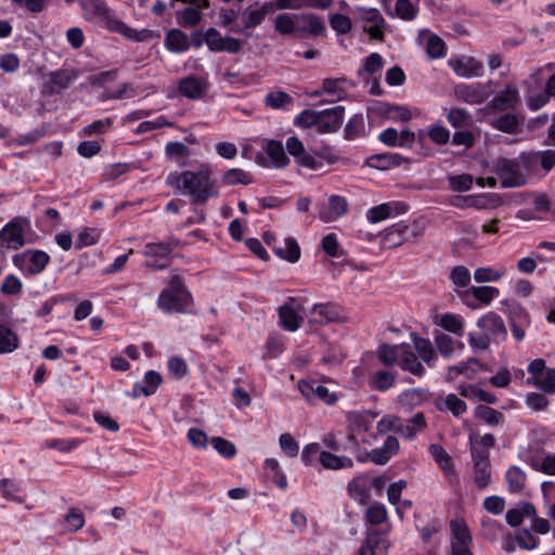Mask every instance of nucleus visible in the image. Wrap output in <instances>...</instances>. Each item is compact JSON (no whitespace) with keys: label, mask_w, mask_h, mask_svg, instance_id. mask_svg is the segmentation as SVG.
<instances>
[{"label":"nucleus","mask_w":555,"mask_h":555,"mask_svg":"<svg viewBox=\"0 0 555 555\" xmlns=\"http://www.w3.org/2000/svg\"><path fill=\"white\" fill-rule=\"evenodd\" d=\"M166 184L176 193L190 197L194 205H203L219 195L217 181L207 166H201L197 171L169 172Z\"/></svg>","instance_id":"1"},{"label":"nucleus","mask_w":555,"mask_h":555,"mask_svg":"<svg viewBox=\"0 0 555 555\" xmlns=\"http://www.w3.org/2000/svg\"><path fill=\"white\" fill-rule=\"evenodd\" d=\"M192 305V296L179 275L170 278L168 285L160 292L157 306L165 313H184Z\"/></svg>","instance_id":"2"},{"label":"nucleus","mask_w":555,"mask_h":555,"mask_svg":"<svg viewBox=\"0 0 555 555\" xmlns=\"http://www.w3.org/2000/svg\"><path fill=\"white\" fill-rule=\"evenodd\" d=\"M376 417L377 413L371 410L348 412L346 420L349 442L354 447H358L359 442L371 444L376 438L367 435V431Z\"/></svg>","instance_id":"3"},{"label":"nucleus","mask_w":555,"mask_h":555,"mask_svg":"<svg viewBox=\"0 0 555 555\" xmlns=\"http://www.w3.org/2000/svg\"><path fill=\"white\" fill-rule=\"evenodd\" d=\"M492 171L498 176L502 188H517L526 183V166L522 162V154L518 158H498L493 164Z\"/></svg>","instance_id":"4"},{"label":"nucleus","mask_w":555,"mask_h":555,"mask_svg":"<svg viewBox=\"0 0 555 555\" xmlns=\"http://www.w3.org/2000/svg\"><path fill=\"white\" fill-rule=\"evenodd\" d=\"M305 305L302 296H288L280 306V326L288 332L297 331L306 317Z\"/></svg>","instance_id":"5"},{"label":"nucleus","mask_w":555,"mask_h":555,"mask_svg":"<svg viewBox=\"0 0 555 555\" xmlns=\"http://www.w3.org/2000/svg\"><path fill=\"white\" fill-rule=\"evenodd\" d=\"M450 552L451 555H474L472 553L473 538L466 521L455 518L450 521Z\"/></svg>","instance_id":"6"},{"label":"nucleus","mask_w":555,"mask_h":555,"mask_svg":"<svg viewBox=\"0 0 555 555\" xmlns=\"http://www.w3.org/2000/svg\"><path fill=\"white\" fill-rule=\"evenodd\" d=\"M530 378L527 383L531 384L544 392H555V370L547 367L545 361L535 359L531 361L527 367Z\"/></svg>","instance_id":"7"},{"label":"nucleus","mask_w":555,"mask_h":555,"mask_svg":"<svg viewBox=\"0 0 555 555\" xmlns=\"http://www.w3.org/2000/svg\"><path fill=\"white\" fill-rule=\"evenodd\" d=\"M421 233L422 231L417 224L399 222L384 231L382 241L387 247L393 248L415 240Z\"/></svg>","instance_id":"8"},{"label":"nucleus","mask_w":555,"mask_h":555,"mask_svg":"<svg viewBox=\"0 0 555 555\" xmlns=\"http://www.w3.org/2000/svg\"><path fill=\"white\" fill-rule=\"evenodd\" d=\"M463 302L470 309H479L489 306L500 295L494 286H470L457 293Z\"/></svg>","instance_id":"9"},{"label":"nucleus","mask_w":555,"mask_h":555,"mask_svg":"<svg viewBox=\"0 0 555 555\" xmlns=\"http://www.w3.org/2000/svg\"><path fill=\"white\" fill-rule=\"evenodd\" d=\"M175 247L176 243L173 241L147 243L143 250V255L149 258L145 266L157 270L165 269L170 261Z\"/></svg>","instance_id":"10"},{"label":"nucleus","mask_w":555,"mask_h":555,"mask_svg":"<svg viewBox=\"0 0 555 555\" xmlns=\"http://www.w3.org/2000/svg\"><path fill=\"white\" fill-rule=\"evenodd\" d=\"M287 153L294 157L299 167L317 170L322 167V159L308 153L302 142L296 137H289L285 142Z\"/></svg>","instance_id":"11"},{"label":"nucleus","mask_w":555,"mask_h":555,"mask_svg":"<svg viewBox=\"0 0 555 555\" xmlns=\"http://www.w3.org/2000/svg\"><path fill=\"white\" fill-rule=\"evenodd\" d=\"M261 166L278 167V141L256 138L247 146Z\"/></svg>","instance_id":"12"},{"label":"nucleus","mask_w":555,"mask_h":555,"mask_svg":"<svg viewBox=\"0 0 555 555\" xmlns=\"http://www.w3.org/2000/svg\"><path fill=\"white\" fill-rule=\"evenodd\" d=\"M477 326L492 341L500 343L507 336L503 319L495 312L489 311L477 321Z\"/></svg>","instance_id":"13"},{"label":"nucleus","mask_w":555,"mask_h":555,"mask_svg":"<svg viewBox=\"0 0 555 555\" xmlns=\"http://www.w3.org/2000/svg\"><path fill=\"white\" fill-rule=\"evenodd\" d=\"M448 65L452 68L456 76L461 78L481 77L483 65L480 61L473 56L460 55L449 59Z\"/></svg>","instance_id":"14"},{"label":"nucleus","mask_w":555,"mask_h":555,"mask_svg":"<svg viewBox=\"0 0 555 555\" xmlns=\"http://www.w3.org/2000/svg\"><path fill=\"white\" fill-rule=\"evenodd\" d=\"M399 448L398 439L393 436H388L380 448L373 449L365 454H358L357 459L359 462L371 461L377 465H384L398 453Z\"/></svg>","instance_id":"15"},{"label":"nucleus","mask_w":555,"mask_h":555,"mask_svg":"<svg viewBox=\"0 0 555 555\" xmlns=\"http://www.w3.org/2000/svg\"><path fill=\"white\" fill-rule=\"evenodd\" d=\"M298 389L312 403L321 401L326 404H333L337 400L334 392H331L328 388L317 380H299Z\"/></svg>","instance_id":"16"},{"label":"nucleus","mask_w":555,"mask_h":555,"mask_svg":"<svg viewBox=\"0 0 555 555\" xmlns=\"http://www.w3.org/2000/svg\"><path fill=\"white\" fill-rule=\"evenodd\" d=\"M409 205L401 201H392L379 204L370 208L366 212V219L371 223H378L388 218L403 215L408 211Z\"/></svg>","instance_id":"17"},{"label":"nucleus","mask_w":555,"mask_h":555,"mask_svg":"<svg viewBox=\"0 0 555 555\" xmlns=\"http://www.w3.org/2000/svg\"><path fill=\"white\" fill-rule=\"evenodd\" d=\"M490 82L481 83L476 82L472 85H459L455 88L456 96L468 104H481L490 95Z\"/></svg>","instance_id":"18"},{"label":"nucleus","mask_w":555,"mask_h":555,"mask_svg":"<svg viewBox=\"0 0 555 555\" xmlns=\"http://www.w3.org/2000/svg\"><path fill=\"white\" fill-rule=\"evenodd\" d=\"M390 542L377 530L369 529L356 555H387Z\"/></svg>","instance_id":"19"},{"label":"nucleus","mask_w":555,"mask_h":555,"mask_svg":"<svg viewBox=\"0 0 555 555\" xmlns=\"http://www.w3.org/2000/svg\"><path fill=\"white\" fill-rule=\"evenodd\" d=\"M519 91L513 85H506L488 104L487 108L491 112H504L514 109L519 103Z\"/></svg>","instance_id":"20"},{"label":"nucleus","mask_w":555,"mask_h":555,"mask_svg":"<svg viewBox=\"0 0 555 555\" xmlns=\"http://www.w3.org/2000/svg\"><path fill=\"white\" fill-rule=\"evenodd\" d=\"M204 41L211 51L216 52L227 51L230 53H235L241 49L240 40L231 37H222L221 34L215 28H209L205 33Z\"/></svg>","instance_id":"21"},{"label":"nucleus","mask_w":555,"mask_h":555,"mask_svg":"<svg viewBox=\"0 0 555 555\" xmlns=\"http://www.w3.org/2000/svg\"><path fill=\"white\" fill-rule=\"evenodd\" d=\"M347 79L345 78H325L322 81L321 90H318L311 94V96H320L323 93L331 96L326 101H320V104L324 103H335L337 101L344 100L347 96L346 89Z\"/></svg>","instance_id":"22"},{"label":"nucleus","mask_w":555,"mask_h":555,"mask_svg":"<svg viewBox=\"0 0 555 555\" xmlns=\"http://www.w3.org/2000/svg\"><path fill=\"white\" fill-rule=\"evenodd\" d=\"M345 107L337 105L319 111L318 130L323 133L336 131L344 120Z\"/></svg>","instance_id":"23"},{"label":"nucleus","mask_w":555,"mask_h":555,"mask_svg":"<svg viewBox=\"0 0 555 555\" xmlns=\"http://www.w3.org/2000/svg\"><path fill=\"white\" fill-rule=\"evenodd\" d=\"M208 83L205 78L188 76L179 82V92L190 100H199L206 93Z\"/></svg>","instance_id":"24"},{"label":"nucleus","mask_w":555,"mask_h":555,"mask_svg":"<svg viewBox=\"0 0 555 555\" xmlns=\"http://www.w3.org/2000/svg\"><path fill=\"white\" fill-rule=\"evenodd\" d=\"M24 243V230L20 221L13 220L0 231V244L8 248L18 249Z\"/></svg>","instance_id":"25"},{"label":"nucleus","mask_w":555,"mask_h":555,"mask_svg":"<svg viewBox=\"0 0 555 555\" xmlns=\"http://www.w3.org/2000/svg\"><path fill=\"white\" fill-rule=\"evenodd\" d=\"M378 138L388 146L410 147L415 140V134L408 129L398 131L395 128H387L379 133Z\"/></svg>","instance_id":"26"},{"label":"nucleus","mask_w":555,"mask_h":555,"mask_svg":"<svg viewBox=\"0 0 555 555\" xmlns=\"http://www.w3.org/2000/svg\"><path fill=\"white\" fill-rule=\"evenodd\" d=\"M162 376L158 372L151 370L144 374L141 382L133 385L132 397L139 398L141 396L149 397L156 392L157 388L162 384Z\"/></svg>","instance_id":"27"},{"label":"nucleus","mask_w":555,"mask_h":555,"mask_svg":"<svg viewBox=\"0 0 555 555\" xmlns=\"http://www.w3.org/2000/svg\"><path fill=\"white\" fill-rule=\"evenodd\" d=\"M427 422L422 412L415 413L412 417L405 421L400 418L399 434L406 440H413L418 434L425 430Z\"/></svg>","instance_id":"28"},{"label":"nucleus","mask_w":555,"mask_h":555,"mask_svg":"<svg viewBox=\"0 0 555 555\" xmlns=\"http://www.w3.org/2000/svg\"><path fill=\"white\" fill-rule=\"evenodd\" d=\"M522 162L527 170L533 169L540 165L545 171H550L555 166V151L547 150L522 154Z\"/></svg>","instance_id":"29"},{"label":"nucleus","mask_w":555,"mask_h":555,"mask_svg":"<svg viewBox=\"0 0 555 555\" xmlns=\"http://www.w3.org/2000/svg\"><path fill=\"white\" fill-rule=\"evenodd\" d=\"M435 345L440 354L446 359L461 354L464 349L462 341L454 340L449 335L441 332L435 334Z\"/></svg>","instance_id":"30"},{"label":"nucleus","mask_w":555,"mask_h":555,"mask_svg":"<svg viewBox=\"0 0 555 555\" xmlns=\"http://www.w3.org/2000/svg\"><path fill=\"white\" fill-rule=\"evenodd\" d=\"M434 323L459 337L464 335L465 321L460 314L442 313L435 317Z\"/></svg>","instance_id":"31"},{"label":"nucleus","mask_w":555,"mask_h":555,"mask_svg":"<svg viewBox=\"0 0 555 555\" xmlns=\"http://www.w3.org/2000/svg\"><path fill=\"white\" fill-rule=\"evenodd\" d=\"M108 28L111 30H114V31L120 34L125 38L130 39L135 42L144 41L151 37V30H149V29L137 30V29L128 26L127 24H125L122 21L117 20V18L108 20Z\"/></svg>","instance_id":"32"},{"label":"nucleus","mask_w":555,"mask_h":555,"mask_svg":"<svg viewBox=\"0 0 555 555\" xmlns=\"http://www.w3.org/2000/svg\"><path fill=\"white\" fill-rule=\"evenodd\" d=\"M25 271L28 274L41 273L50 261V256L42 250H29L23 255Z\"/></svg>","instance_id":"33"},{"label":"nucleus","mask_w":555,"mask_h":555,"mask_svg":"<svg viewBox=\"0 0 555 555\" xmlns=\"http://www.w3.org/2000/svg\"><path fill=\"white\" fill-rule=\"evenodd\" d=\"M80 7L82 9L83 17L88 21H96L99 18L112 20L108 16V9L105 3L101 0H79Z\"/></svg>","instance_id":"34"},{"label":"nucleus","mask_w":555,"mask_h":555,"mask_svg":"<svg viewBox=\"0 0 555 555\" xmlns=\"http://www.w3.org/2000/svg\"><path fill=\"white\" fill-rule=\"evenodd\" d=\"M347 202L344 197L338 195H332L328 198V206L326 210L319 212V218L323 222H332L341 217L347 212Z\"/></svg>","instance_id":"35"},{"label":"nucleus","mask_w":555,"mask_h":555,"mask_svg":"<svg viewBox=\"0 0 555 555\" xmlns=\"http://www.w3.org/2000/svg\"><path fill=\"white\" fill-rule=\"evenodd\" d=\"M507 273V268L502 264L479 267L474 271V280L479 283H493L499 282Z\"/></svg>","instance_id":"36"},{"label":"nucleus","mask_w":555,"mask_h":555,"mask_svg":"<svg viewBox=\"0 0 555 555\" xmlns=\"http://www.w3.org/2000/svg\"><path fill=\"white\" fill-rule=\"evenodd\" d=\"M399 365L403 371L418 378L423 377L426 373L424 365L418 361L417 354L408 344L405 345Z\"/></svg>","instance_id":"37"},{"label":"nucleus","mask_w":555,"mask_h":555,"mask_svg":"<svg viewBox=\"0 0 555 555\" xmlns=\"http://www.w3.org/2000/svg\"><path fill=\"white\" fill-rule=\"evenodd\" d=\"M418 40L426 41V52L431 59H440L446 55V44L443 40L429 30H420Z\"/></svg>","instance_id":"38"},{"label":"nucleus","mask_w":555,"mask_h":555,"mask_svg":"<svg viewBox=\"0 0 555 555\" xmlns=\"http://www.w3.org/2000/svg\"><path fill=\"white\" fill-rule=\"evenodd\" d=\"M397 374L389 370H377L373 372L369 379V386L376 391L385 392L396 384Z\"/></svg>","instance_id":"39"},{"label":"nucleus","mask_w":555,"mask_h":555,"mask_svg":"<svg viewBox=\"0 0 555 555\" xmlns=\"http://www.w3.org/2000/svg\"><path fill=\"white\" fill-rule=\"evenodd\" d=\"M504 479L507 486V490L514 494H520L524 492L527 482L526 473L516 465H512L504 475Z\"/></svg>","instance_id":"40"},{"label":"nucleus","mask_w":555,"mask_h":555,"mask_svg":"<svg viewBox=\"0 0 555 555\" xmlns=\"http://www.w3.org/2000/svg\"><path fill=\"white\" fill-rule=\"evenodd\" d=\"M535 515V507L531 503L521 502L516 507L506 512L505 519L511 527H518L525 517L533 518Z\"/></svg>","instance_id":"41"},{"label":"nucleus","mask_w":555,"mask_h":555,"mask_svg":"<svg viewBox=\"0 0 555 555\" xmlns=\"http://www.w3.org/2000/svg\"><path fill=\"white\" fill-rule=\"evenodd\" d=\"M340 311L336 305L333 304H317L312 309V321L326 324L330 322H335L339 319Z\"/></svg>","instance_id":"42"},{"label":"nucleus","mask_w":555,"mask_h":555,"mask_svg":"<svg viewBox=\"0 0 555 555\" xmlns=\"http://www.w3.org/2000/svg\"><path fill=\"white\" fill-rule=\"evenodd\" d=\"M405 345H383L377 352L378 360L386 366L399 364Z\"/></svg>","instance_id":"43"},{"label":"nucleus","mask_w":555,"mask_h":555,"mask_svg":"<svg viewBox=\"0 0 555 555\" xmlns=\"http://www.w3.org/2000/svg\"><path fill=\"white\" fill-rule=\"evenodd\" d=\"M428 397L429 392L427 389L422 387L412 388L400 392L398 396V402L402 406L414 408L425 402Z\"/></svg>","instance_id":"44"},{"label":"nucleus","mask_w":555,"mask_h":555,"mask_svg":"<svg viewBox=\"0 0 555 555\" xmlns=\"http://www.w3.org/2000/svg\"><path fill=\"white\" fill-rule=\"evenodd\" d=\"M165 154L167 158L173 160L177 166L185 167L188 165V157L190 156V149L182 142L171 141L166 144Z\"/></svg>","instance_id":"45"},{"label":"nucleus","mask_w":555,"mask_h":555,"mask_svg":"<svg viewBox=\"0 0 555 555\" xmlns=\"http://www.w3.org/2000/svg\"><path fill=\"white\" fill-rule=\"evenodd\" d=\"M414 348L417 357L424 361L428 366L434 367L438 360V356L430 343L426 338L415 337L413 339Z\"/></svg>","instance_id":"46"},{"label":"nucleus","mask_w":555,"mask_h":555,"mask_svg":"<svg viewBox=\"0 0 555 555\" xmlns=\"http://www.w3.org/2000/svg\"><path fill=\"white\" fill-rule=\"evenodd\" d=\"M164 43L167 50L175 53L185 52L190 47L186 35L179 29L169 30Z\"/></svg>","instance_id":"47"},{"label":"nucleus","mask_w":555,"mask_h":555,"mask_svg":"<svg viewBox=\"0 0 555 555\" xmlns=\"http://www.w3.org/2000/svg\"><path fill=\"white\" fill-rule=\"evenodd\" d=\"M350 496L360 504H366L369 501V481L364 476L353 478L348 485Z\"/></svg>","instance_id":"48"},{"label":"nucleus","mask_w":555,"mask_h":555,"mask_svg":"<svg viewBox=\"0 0 555 555\" xmlns=\"http://www.w3.org/2000/svg\"><path fill=\"white\" fill-rule=\"evenodd\" d=\"M320 463L327 469L351 468L353 466V461L350 457L338 456L326 451L320 453Z\"/></svg>","instance_id":"49"},{"label":"nucleus","mask_w":555,"mask_h":555,"mask_svg":"<svg viewBox=\"0 0 555 555\" xmlns=\"http://www.w3.org/2000/svg\"><path fill=\"white\" fill-rule=\"evenodd\" d=\"M301 257V249L296 238L289 236L284 240V246L280 247V259L289 263H296Z\"/></svg>","instance_id":"50"},{"label":"nucleus","mask_w":555,"mask_h":555,"mask_svg":"<svg viewBox=\"0 0 555 555\" xmlns=\"http://www.w3.org/2000/svg\"><path fill=\"white\" fill-rule=\"evenodd\" d=\"M298 22L300 28L307 30L313 36H320L325 31V26L323 21L312 14H300L298 16Z\"/></svg>","instance_id":"51"},{"label":"nucleus","mask_w":555,"mask_h":555,"mask_svg":"<svg viewBox=\"0 0 555 555\" xmlns=\"http://www.w3.org/2000/svg\"><path fill=\"white\" fill-rule=\"evenodd\" d=\"M17 347V335L10 327L0 324V354L13 352Z\"/></svg>","instance_id":"52"},{"label":"nucleus","mask_w":555,"mask_h":555,"mask_svg":"<svg viewBox=\"0 0 555 555\" xmlns=\"http://www.w3.org/2000/svg\"><path fill=\"white\" fill-rule=\"evenodd\" d=\"M491 125L493 128L502 132L517 133L520 126V119L515 114H505L494 119Z\"/></svg>","instance_id":"53"},{"label":"nucleus","mask_w":555,"mask_h":555,"mask_svg":"<svg viewBox=\"0 0 555 555\" xmlns=\"http://www.w3.org/2000/svg\"><path fill=\"white\" fill-rule=\"evenodd\" d=\"M75 78L76 76L74 73L67 69L52 72L50 74V81L52 85L51 91L57 93L61 90L66 89Z\"/></svg>","instance_id":"54"},{"label":"nucleus","mask_w":555,"mask_h":555,"mask_svg":"<svg viewBox=\"0 0 555 555\" xmlns=\"http://www.w3.org/2000/svg\"><path fill=\"white\" fill-rule=\"evenodd\" d=\"M504 526L490 517L481 519V534L488 541H496L503 533Z\"/></svg>","instance_id":"55"},{"label":"nucleus","mask_w":555,"mask_h":555,"mask_svg":"<svg viewBox=\"0 0 555 555\" xmlns=\"http://www.w3.org/2000/svg\"><path fill=\"white\" fill-rule=\"evenodd\" d=\"M449 124L454 128L469 126L472 122L470 114L464 108L443 109Z\"/></svg>","instance_id":"56"},{"label":"nucleus","mask_w":555,"mask_h":555,"mask_svg":"<svg viewBox=\"0 0 555 555\" xmlns=\"http://www.w3.org/2000/svg\"><path fill=\"white\" fill-rule=\"evenodd\" d=\"M379 112L382 114L387 115L390 119H393V120L408 121L412 118L411 111L405 106L380 103Z\"/></svg>","instance_id":"57"},{"label":"nucleus","mask_w":555,"mask_h":555,"mask_svg":"<svg viewBox=\"0 0 555 555\" xmlns=\"http://www.w3.org/2000/svg\"><path fill=\"white\" fill-rule=\"evenodd\" d=\"M472 275L469 270L464 266H456L450 271V281L459 293L460 288H466L469 286Z\"/></svg>","instance_id":"58"},{"label":"nucleus","mask_w":555,"mask_h":555,"mask_svg":"<svg viewBox=\"0 0 555 555\" xmlns=\"http://www.w3.org/2000/svg\"><path fill=\"white\" fill-rule=\"evenodd\" d=\"M521 460L528 462L533 469L546 475H555V454H547L542 460L530 459L527 460L524 455H519Z\"/></svg>","instance_id":"59"},{"label":"nucleus","mask_w":555,"mask_h":555,"mask_svg":"<svg viewBox=\"0 0 555 555\" xmlns=\"http://www.w3.org/2000/svg\"><path fill=\"white\" fill-rule=\"evenodd\" d=\"M429 452L444 473L450 474L453 472L452 459L440 444H431Z\"/></svg>","instance_id":"60"},{"label":"nucleus","mask_w":555,"mask_h":555,"mask_svg":"<svg viewBox=\"0 0 555 555\" xmlns=\"http://www.w3.org/2000/svg\"><path fill=\"white\" fill-rule=\"evenodd\" d=\"M474 177L469 173L455 175L448 177V183L454 192H466L473 188Z\"/></svg>","instance_id":"61"},{"label":"nucleus","mask_w":555,"mask_h":555,"mask_svg":"<svg viewBox=\"0 0 555 555\" xmlns=\"http://www.w3.org/2000/svg\"><path fill=\"white\" fill-rule=\"evenodd\" d=\"M474 480L479 489L487 488L491 483V464H475Z\"/></svg>","instance_id":"62"},{"label":"nucleus","mask_w":555,"mask_h":555,"mask_svg":"<svg viewBox=\"0 0 555 555\" xmlns=\"http://www.w3.org/2000/svg\"><path fill=\"white\" fill-rule=\"evenodd\" d=\"M64 525L67 531L76 532L83 527L85 516L79 509L72 507L64 517Z\"/></svg>","instance_id":"63"},{"label":"nucleus","mask_w":555,"mask_h":555,"mask_svg":"<svg viewBox=\"0 0 555 555\" xmlns=\"http://www.w3.org/2000/svg\"><path fill=\"white\" fill-rule=\"evenodd\" d=\"M387 509L382 503L372 504L365 513L366 522L376 526L383 524L387 519Z\"/></svg>","instance_id":"64"}]
</instances>
